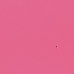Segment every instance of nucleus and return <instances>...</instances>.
<instances>
[{
	"mask_svg": "<svg viewBox=\"0 0 74 74\" xmlns=\"http://www.w3.org/2000/svg\"><path fill=\"white\" fill-rule=\"evenodd\" d=\"M56 47H57V46H56Z\"/></svg>",
	"mask_w": 74,
	"mask_h": 74,
	"instance_id": "nucleus-1",
	"label": "nucleus"
}]
</instances>
